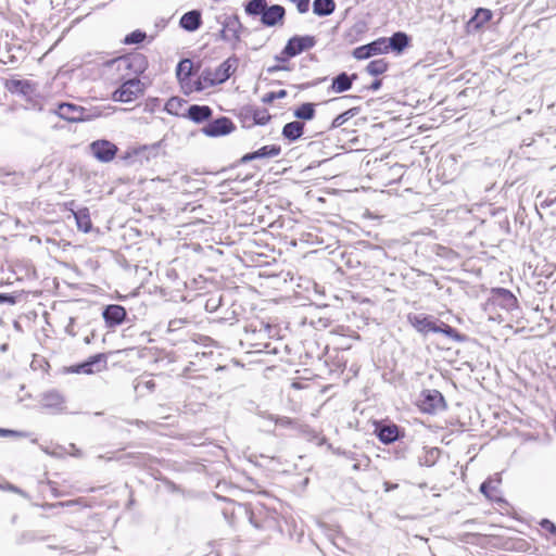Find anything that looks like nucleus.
Here are the masks:
<instances>
[{
	"instance_id": "obj_1",
	"label": "nucleus",
	"mask_w": 556,
	"mask_h": 556,
	"mask_svg": "<svg viewBox=\"0 0 556 556\" xmlns=\"http://www.w3.org/2000/svg\"><path fill=\"white\" fill-rule=\"evenodd\" d=\"M407 320L414 329L422 336H428L429 333H443L456 342H463L466 339L465 336L459 333L456 329L430 315L422 313L408 314Z\"/></svg>"
},
{
	"instance_id": "obj_2",
	"label": "nucleus",
	"mask_w": 556,
	"mask_h": 556,
	"mask_svg": "<svg viewBox=\"0 0 556 556\" xmlns=\"http://www.w3.org/2000/svg\"><path fill=\"white\" fill-rule=\"evenodd\" d=\"M244 10L248 15H260L262 24L268 27L281 25L286 14L282 5L268 7L266 0H251L245 4Z\"/></svg>"
},
{
	"instance_id": "obj_3",
	"label": "nucleus",
	"mask_w": 556,
	"mask_h": 556,
	"mask_svg": "<svg viewBox=\"0 0 556 556\" xmlns=\"http://www.w3.org/2000/svg\"><path fill=\"white\" fill-rule=\"evenodd\" d=\"M217 22L222 26L219 38L235 49L241 40L243 28L239 17L235 14H222L217 17Z\"/></svg>"
},
{
	"instance_id": "obj_4",
	"label": "nucleus",
	"mask_w": 556,
	"mask_h": 556,
	"mask_svg": "<svg viewBox=\"0 0 556 556\" xmlns=\"http://www.w3.org/2000/svg\"><path fill=\"white\" fill-rule=\"evenodd\" d=\"M110 66L127 75H140L148 67V60L142 53H131L112 60Z\"/></svg>"
},
{
	"instance_id": "obj_5",
	"label": "nucleus",
	"mask_w": 556,
	"mask_h": 556,
	"mask_svg": "<svg viewBox=\"0 0 556 556\" xmlns=\"http://www.w3.org/2000/svg\"><path fill=\"white\" fill-rule=\"evenodd\" d=\"M238 66L237 58H228L215 70H206L201 78L208 86H215L225 83L236 71Z\"/></svg>"
},
{
	"instance_id": "obj_6",
	"label": "nucleus",
	"mask_w": 556,
	"mask_h": 556,
	"mask_svg": "<svg viewBox=\"0 0 556 556\" xmlns=\"http://www.w3.org/2000/svg\"><path fill=\"white\" fill-rule=\"evenodd\" d=\"M316 45L314 36H294L291 37L286 47L283 48L281 55L277 56L279 61H286L288 58H293L303 51L312 49Z\"/></svg>"
},
{
	"instance_id": "obj_7",
	"label": "nucleus",
	"mask_w": 556,
	"mask_h": 556,
	"mask_svg": "<svg viewBox=\"0 0 556 556\" xmlns=\"http://www.w3.org/2000/svg\"><path fill=\"white\" fill-rule=\"evenodd\" d=\"M142 92L143 88L141 81L138 78H129L113 92L112 99L117 102H131L142 94Z\"/></svg>"
},
{
	"instance_id": "obj_8",
	"label": "nucleus",
	"mask_w": 556,
	"mask_h": 556,
	"mask_svg": "<svg viewBox=\"0 0 556 556\" xmlns=\"http://www.w3.org/2000/svg\"><path fill=\"white\" fill-rule=\"evenodd\" d=\"M445 406L444 397L438 390H426L421 393L419 407L422 412L434 414Z\"/></svg>"
},
{
	"instance_id": "obj_9",
	"label": "nucleus",
	"mask_w": 556,
	"mask_h": 556,
	"mask_svg": "<svg viewBox=\"0 0 556 556\" xmlns=\"http://www.w3.org/2000/svg\"><path fill=\"white\" fill-rule=\"evenodd\" d=\"M89 148L92 155L102 163L111 162L118 151L113 142L104 139L91 142Z\"/></svg>"
},
{
	"instance_id": "obj_10",
	"label": "nucleus",
	"mask_w": 556,
	"mask_h": 556,
	"mask_svg": "<svg viewBox=\"0 0 556 556\" xmlns=\"http://www.w3.org/2000/svg\"><path fill=\"white\" fill-rule=\"evenodd\" d=\"M54 113L71 123L87 121L86 109L73 103H60Z\"/></svg>"
},
{
	"instance_id": "obj_11",
	"label": "nucleus",
	"mask_w": 556,
	"mask_h": 556,
	"mask_svg": "<svg viewBox=\"0 0 556 556\" xmlns=\"http://www.w3.org/2000/svg\"><path fill=\"white\" fill-rule=\"evenodd\" d=\"M387 53L386 38H378L367 45L357 47L353 51V56L357 60H365L377 54Z\"/></svg>"
},
{
	"instance_id": "obj_12",
	"label": "nucleus",
	"mask_w": 556,
	"mask_h": 556,
	"mask_svg": "<svg viewBox=\"0 0 556 556\" xmlns=\"http://www.w3.org/2000/svg\"><path fill=\"white\" fill-rule=\"evenodd\" d=\"M235 126L228 117H220L203 127L202 131L207 137H219L230 134Z\"/></svg>"
},
{
	"instance_id": "obj_13",
	"label": "nucleus",
	"mask_w": 556,
	"mask_h": 556,
	"mask_svg": "<svg viewBox=\"0 0 556 556\" xmlns=\"http://www.w3.org/2000/svg\"><path fill=\"white\" fill-rule=\"evenodd\" d=\"M105 368V357L103 354H97L87 362L79 364L73 368L74 372L91 375Z\"/></svg>"
},
{
	"instance_id": "obj_14",
	"label": "nucleus",
	"mask_w": 556,
	"mask_h": 556,
	"mask_svg": "<svg viewBox=\"0 0 556 556\" xmlns=\"http://www.w3.org/2000/svg\"><path fill=\"white\" fill-rule=\"evenodd\" d=\"M41 404L53 413H61L65 408V399L59 391L50 390L42 394Z\"/></svg>"
},
{
	"instance_id": "obj_15",
	"label": "nucleus",
	"mask_w": 556,
	"mask_h": 556,
	"mask_svg": "<svg viewBox=\"0 0 556 556\" xmlns=\"http://www.w3.org/2000/svg\"><path fill=\"white\" fill-rule=\"evenodd\" d=\"M269 418L277 426L286 427V428L291 427V428H294L295 430H298L301 434L306 435L308 439H318V434L314 430H312L308 426L300 425L289 417H275V416L270 415Z\"/></svg>"
},
{
	"instance_id": "obj_16",
	"label": "nucleus",
	"mask_w": 556,
	"mask_h": 556,
	"mask_svg": "<svg viewBox=\"0 0 556 556\" xmlns=\"http://www.w3.org/2000/svg\"><path fill=\"white\" fill-rule=\"evenodd\" d=\"M102 315L109 327H115L125 320L126 309L121 305L112 304L105 307Z\"/></svg>"
},
{
	"instance_id": "obj_17",
	"label": "nucleus",
	"mask_w": 556,
	"mask_h": 556,
	"mask_svg": "<svg viewBox=\"0 0 556 556\" xmlns=\"http://www.w3.org/2000/svg\"><path fill=\"white\" fill-rule=\"evenodd\" d=\"M494 301L506 311L516 308L518 303L516 296L504 288H498L494 291Z\"/></svg>"
},
{
	"instance_id": "obj_18",
	"label": "nucleus",
	"mask_w": 556,
	"mask_h": 556,
	"mask_svg": "<svg viewBox=\"0 0 556 556\" xmlns=\"http://www.w3.org/2000/svg\"><path fill=\"white\" fill-rule=\"evenodd\" d=\"M493 16V13L489 9L479 8L476 10L475 15L468 21L467 28L468 30H478L484 24H486Z\"/></svg>"
},
{
	"instance_id": "obj_19",
	"label": "nucleus",
	"mask_w": 556,
	"mask_h": 556,
	"mask_svg": "<svg viewBox=\"0 0 556 556\" xmlns=\"http://www.w3.org/2000/svg\"><path fill=\"white\" fill-rule=\"evenodd\" d=\"M408 36L405 33L397 31L390 38H386L387 53L389 51L401 53L408 46Z\"/></svg>"
},
{
	"instance_id": "obj_20",
	"label": "nucleus",
	"mask_w": 556,
	"mask_h": 556,
	"mask_svg": "<svg viewBox=\"0 0 556 556\" xmlns=\"http://www.w3.org/2000/svg\"><path fill=\"white\" fill-rule=\"evenodd\" d=\"M280 152H281V148L279 146H276V144L264 146L261 149H258L252 153L245 154L244 156H242L241 161L243 163H247V162H250L255 159L274 157V156L279 155Z\"/></svg>"
},
{
	"instance_id": "obj_21",
	"label": "nucleus",
	"mask_w": 556,
	"mask_h": 556,
	"mask_svg": "<svg viewBox=\"0 0 556 556\" xmlns=\"http://www.w3.org/2000/svg\"><path fill=\"white\" fill-rule=\"evenodd\" d=\"M187 116L194 123H203L212 116V109L207 105H190Z\"/></svg>"
},
{
	"instance_id": "obj_22",
	"label": "nucleus",
	"mask_w": 556,
	"mask_h": 556,
	"mask_svg": "<svg viewBox=\"0 0 556 556\" xmlns=\"http://www.w3.org/2000/svg\"><path fill=\"white\" fill-rule=\"evenodd\" d=\"M502 479L500 473H495L494 477L489 478L480 485V492L490 500L497 498V489L501 484Z\"/></svg>"
},
{
	"instance_id": "obj_23",
	"label": "nucleus",
	"mask_w": 556,
	"mask_h": 556,
	"mask_svg": "<svg viewBox=\"0 0 556 556\" xmlns=\"http://www.w3.org/2000/svg\"><path fill=\"white\" fill-rule=\"evenodd\" d=\"M179 24L184 29L194 31L201 26V13L197 10L189 11L181 16Z\"/></svg>"
},
{
	"instance_id": "obj_24",
	"label": "nucleus",
	"mask_w": 556,
	"mask_h": 556,
	"mask_svg": "<svg viewBox=\"0 0 556 556\" xmlns=\"http://www.w3.org/2000/svg\"><path fill=\"white\" fill-rule=\"evenodd\" d=\"M304 129V124L301 122H290L283 126L282 136L290 141L299 139Z\"/></svg>"
},
{
	"instance_id": "obj_25",
	"label": "nucleus",
	"mask_w": 556,
	"mask_h": 556,
	"mask_svg": "<svg viewBox=\"0 0 556 556\" xmlns=\"http://www.w3.org/2000/svg\"><path fill=\"white\" fill-rule=\"evenodd\" d=\"M354 77L355 75L350 77L346 73L339 74L332 79V90L338 93L349 90L352 87V79Z\"/></svg>"
},
{
	"instance_id": "obj_26",
	"label": "nucleus",
	"mask_w": 556,
	"mask_h": 556,
	"mask_svg": "<svg viewBox=\"0 0 556 556\" xmlns=\"http://www.w3.org/2000/svg\"><path fill=\"white\" fill-rule=\"evenodd\" d=\"M336 9L333 0H314L313 12L318 16L330 15Z\"/></svg>"
},
{
	"instance_id": "obj_27",
	"label": "nucleus",
	"mask_w": 556,
	"mask_h": 556,
	"mask_svg": "<svg viewBox=\"0 0 556 556\" xmlns=\"http://www.w3.org/2000/svg\"><path fill=\"white\" fill-rule=\"evenodd\" d=\"M399 437V429L396 426H383L379 429L378 438L382 443L389 444L394 442Z\"/></svg>"
},
{
	"instance_id": "obj_28",
	"label": "nucleus",
	"mask_w": 556,
	"mask_h": 556,
	"mask_svg": "<svg viewBox=\"0 0 556 556\" xmlns=\"http://www.w3.org/2000/svg\"><path fill=\"white\" fill-rule=\"evenodd\" d=\"M78 229L88 232L91 228V219L87 208L78 210L74 213Z\"/></svg>"
},
{
	"instance_id": "obj_29",
	"label": "nucleus",
	"mask_w": 556,
	"mask_h": 556,
	"mask_svg": "<svg viewBox=\"0 0 556 556\" xmlns=\"http://www.w3.org/2000/svg\"><path fill=\"white\" fill-rule=\"evenodd\" d=\"M314 115L315 109L313 103H303L294 111V116L300 119L309 121Z\"/></svg>"
},
{
	"instance_id": "obj_30",
	"label": "nucleus",
	"mask_w": 556,
	"mask_h": 556,
	"mask_svg": "<svg viewBox=\"0 0 556 556\" xmlns=\"http://www.w3.org/2000/svg\"><path fill=\"white\" fill-rule=\"evenodd\" d=\"M388 68V63L383 59L374 60L367 65V73L372 76L383 74Z\"/></svg>"
},
{
	"instance_id": "obj_31",
	"label": "nucleus",
	"mask_w": 556,
	"mask_h": 556,
	"mask_svg": "<svg viewBox=\"0 0 556 556\" xmlns=\"http://www.w3.org/2000/svg\"><path fill=\"white\" fill-rule=\"evenodd\" d=\"M184 102L185 101L182 99L178 97H173L166 102L165 110L167 113L172 115H179Z\"/></svg>"
},
{
	"instance_id": "obj_32",
	"label": "nucleus",
	"mask_w": 556,
	"mask_h": 556,
	"mask_svg": "<svg viewBox=\"0 0 556 556\" xmlns=\"http://www.w3.org/2000/svg\"><path fill=\"white\" fill-rule=\"evenodd\" d=\"M357 113L356 109H350L342 114L338 115L331 123V128H338L342 126L345 122H348L350 118L355 116Z\"/></svg>"
},
{
	"instance_id": "obj_33",
	"label": "nucleus",
	"mask_w": 556,
	"mask_h": 556,
	"mask_svg": "<svg viewBox=\"0 0 556 556\" xmlns=\"http://www.w3.org/2000/svg\"><path fill=\"white\" fill-rule=\"evenodd\" d=\"M146 37H147V35L144 31L137 29V30H134L132 33L128 34L124 38L123 42L125 45H136V43L142 42L146 39Z\"/></svg>"
},
{
	"instance_id": "obj_34",
	"label": "nucleus",
	"mask_w": 556,
	"mask_h": 556,
	"mask_svg": "<svg viewBox=\"0 0 556 556\" xmlns=\"http://www.w3.org/2000/svg\"><path fill=\"white\" fill-rule=\"evenodd\" d=\"M287 96V91L286 90H279L277 92H268L264 96L263 98V102L265 103H270L273 102L274 100L276 99H282Z\"/></svg>"
},
{
	"instance_id": "obj_35",
	"label": "nucleus",
	"mask_w": 556,
	"mask_h": 556,
	"mask_svg": "<svg viewBox=\"0 0 556 556\" xmlns=\"http://www.w3.org/2000/svg\"><path fill=\"white\" fill-rule=\"evenodd\" d=\"M192 68V62L190 60H182L179 62L177 67V75H181V73H186V75H190V71Z\"/></svg>"
},
{
	"instance_id": "obj_36",
	"label": "nucleus",
	"mask_w": 556,
	"mask_h": 556,
	"mask_svg": "<svg viewBox=\"0 0 556 556\" xmlns=\"http://www.w3.org/2000/svg\"><path fill=\"white\" fill-rule=\"evenodd\" d=\"M296 5L299 13L305 14L309 10V0H289Z\"/></svg>"
},
{
	"instance_id": "obj_37",
	"label": "nucleus",
	"mask_w": 556,
	"mask_h": 556,
	"mask_svg": "<svg viewBox=\"0 0 556 556\" xmlns=\"http://www.w3.org/2000/svg\"><path fill=\"white\" fill-rule=\"evenodd\" d=\"M155 388V382L153 379L142 380L137 383L135 387L136 390L146 389L148 392H152Z\"/></svg>"
},
{
	"instance_id": "obj_38",
	"label": "nucleus",
	"mask_w": 556,
	"mask_h": 556,
	"mask_svg": "<svg viewBox=\"0 0 556 556\" xmlns=\"http://www.w3.org/2000/svg\"><path fill=\"white\" fill-rule=\"evenodd\" d=\"M254 118L257 124L265 125L269 121L270 116L267 114L266 111H263L261 113L255 114Z\"/></svg>"
},
{
	"instance_id": "obj_39",
	"label": "nucleus",
	"mask_w": 556,
	"mask_h": 556,
	"mask_svg": "<svg viewBox=\"0 0 556 556\" xmlns=\"http://www.w3.org/2000/svg\"><path fill=\"white\" fill-rule=\"evenodd\" d=\"M9 435L26 437V434L24 432L0 428V437H9Z\"/></svg>"
},
{
	"instance_id": "obj_40",
	"label": "nucleus",
	"mask_w": 556,
	"mask_h": 556,
	"mask_svg": "<svg viewBox=\"0 0 556 556\" xmlns=\"http://www.w3.org/2000/svg\"><path fill=\"white\" fill-rule=\"evenodd\" d=\"M541 526L543 529H545L552 533L556 532V526L547 519L542 520Z\"/></svg>"
},
{
	"instance_id": "obj_41",
	"label": "nucleus",
	"mask_w": 556,
	"mask_h": 556,
	"mask_svg": "<svg viewBox=\"0 0 556 556\" xmlns=\"http://www.w3.org/2000/svg\"><path fill=\"white\" fill-rule=\"evenodd\" d=\"M15 296L10 294L0 293V304L2 303H9V304H15Z\"/></svg>"
},
{
	"instance_id": "obj_42",
	"label": "nucleus",
	"mask_w": 556,
	"mask_h": 556,
	"mask_svg": "<svg viewBox=\"0 0 556 556\" xmlns=\"http://www.w3.org/2000/svg\"><path fill=\"white\" fill-rule=\"evenodd\" d=\"M73 324H74V318H70V324L67 325L66 327V332L71 336H75V333L73 332Z\"/></svg>"
},
{
	"instance_id": "obj_43",
	"label": "nucleus",
	"mask_w": 556,
	"mask_h": 556,
	"mask_svg": "<svg viewBox=\"0 0 556 556\" xmlns=\"http://www.w3.org/2000/svg\"><path fill=\"white\" fill-rule=\"evenodd\" d=\"M381 87V81L380 80H375L371 85H370V89L376 91L378 90L379 88Z\"/></svg>"
},
{
	"instance_id": "obj_44",
	"label": "nucleus",
	"mask_w": 556,
	"mask_h": 556,
	"mask_svg": "<svg viewBox=\"0 0 556 556\" xmlns=\"http://www.w3.org/2000/svg\"><path fill=\"white\" fill-rule=\"evenodd\" d=\"M280 70H286V67L285 66H280V65H275V66L269 67L268 72L269 73H274V72L280 71Z\"/></svg>"
},
{
	"instance_id": "obj_45",
	"label": "nucleus",
	"mask_w": 556,
	"mask_h": 556,
	"mask_svg": "<svg viewBox=\"0 0 556 556\" xmlns=\"http://www.w3.org/2000/svg\"><path fill=\"white\" fill-rule=\"evenodd\" d=\"M7 489H8V490H10V491H12V492H15V493H20V494L22 493V491H21L18 488H16V486H14V485H12V484H9V485L7 486Z\"/></svg>"
},
{
	"instance_id": "obj_46",
	"label": "nucleus",
	"mask_w": 556,
	"mask_h": 556,
	"mask_svg": "<svg viewBox=\"0 0 556 556\" xmlns=\"http://www.w3.org/2000/svg\"><path fill=\"white\" fill-rule=\"evenodd\" d=\"M384 485H386V491H390V490L397 488V484H390L388 482H386Z\"/></svg>"
},
{
	"instance_id": "obj_47",
	"label": "nucleus",
	"mask_w": 556,
	"mask_h": 556,
	"mask_svg": "<svg viewBox=\"0 0 556 556\" xmlns=\"http://www.w3.org/2000/svg\"><path fill=\"white\" fill-rule=\"evenodd\" d=\"M130 424L136 425V426H141L143 422L140 420H135V421H131Z\"/></svg>"
},
{
	"instance_id": "obj_48",
	"label": "nucleus",
	"mask_w": 556,
	"mask_h": 556,
	"mask_svg": "<svg viewBox=\"0 0 556 556\" xmlns=\"http://www.w3.org/2000/svg\"><path fill=\"white\" fill-rule=\"evenodd\" d=\"M325 441V438H321L320 441L318 442V444H323Z\"/></svg>"
},
{
	"instance_id": "obj_49",
	"label": "nucleus",
	"mask_w": 556,
	"mask_h": 556,
	"mask_svg": "<svg viewBox=\"0 0 556 556\" xmlns=\"http://www.w3.org/2000/svg\"><path fill=\"white\" fill-rule=\"evenodd\" d=\"M353 468H354L355 470H357V469H358V465H357V464H355V465L353 466Z\"/></svg>"
}]
</instances>
